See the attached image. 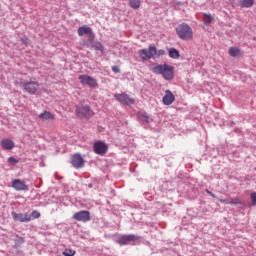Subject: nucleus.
Returning <instances> with one entry per match:
<instances>
[{
	"label": "nucleus",
	"mask_w": 256,
	"mask_h": 256,
	"mask_svg": "<svg viewBox=\"0 0 256 256\" xmlns=\"http://www.w3.org/2000/svg\"><path fill=\"white\" fill-rule=\"evenodd\" d=\"M151 71L155 75H162L166 81H173L175 77V68L169 64H155Z\"/></svg>",
	"instance_id": "f257e3e1"
},
{
	"label": "nucleus",
	"mask_w": 256,
	"mask_h": 256,
	"mask_svg": "<svg viewBox=\"0 0 256 256\" xmlns=\"http://www.w3.org/2000/svg\"><path fill=\"white\" fill-rule=\"evenodd\" d=\"M138 55L142 61H147V59H157L159 57H163V55H165V50H157L155 45H150L148 50H139Z\"/></svg>",
	"instance_id": "f03ea898"
},
{
	"label": "nucleus",
	"mask_w": 256,
	"mask_h": 256,
	"mask_svg": "<svg viewBox=\"0 0 256 256\" xmlns=\"http://www.w3.org/2000/svg\"><path fill=\"white\" fill-rule=\"evenodd\" d=\"M77 33L79 37L87 35V40H83L81 42L82 47H91V44H93V41H95V34L93 33V29L87 25H84L78 28Z\"/></svg>",
	"instance_id": "7ed1b4c3"
},
{
	"label": "nucleus",
	"mask_w": 256,
	"mask_h": 256,
	"mask_svg": "<svg viewBox=\"0 0 256 256\" xmlns=\"http://www.w3.org/2000/svg\"><path fill=\"white\" fill-rule=\"evenodd\" d=\"M176 33L182 41H191L193 39V29L185 23L176 28Z\"/></svg>",
	"instance_id": "20e7f679"
},
{
	"label": "nucleus",
	"mask_w": 256,
	"mask_h": 256,
	"mask_svg": "<svg viewBox=\"0 0 256 256\" xmlns=\"http://www.w3.org/2000/svg\"><path fill=\"white\" fill-rule=\"evenodd\" d=\"M139 241V237L136 236L135 234H124L118 238L116 243L118 245H135V242Z\"/></svg>",
	"instance_id": "39448f33"
},
{
	"label": "nucleus",
	"mask_w": 256,
	"mask_h": 256,
	"mask_svg": "<svg viewBox=\"0 0 256 256\" xmlns=\"http://www.w3.org/2000/svg\"><path fill=\"white\" fill-rule=\"evenodd\" d=\"M78 79L82 85H87L92 89H95V87L97 86V80L89 75H80Z\"/></svg>",
	"instance_id": "423d86ee"
},
{
	"label": "nucleus",
	"mask_w": 256,
	"mask_h": 256,
	"mask_svg": "<svg viewBox=\"0 0 256 256\" xmlns=\"http://www.w3.org/2000/svg\"><path fill=\"white\" fill-rule=\"evenodd\" d=\"M23 88L25 89L26 93H29L30 95H35V93H37V91L39 90V82H35V81L24 82Z\"/></svg>",
	"instance_id": "0eeeda50"
},
{
	"label": "nucleus",
	"mask_w": 256,
	"mask_h": 256,
	"mask_svg": "<svg viewBox=\"0 0 256 256\" xmlns=\"http://www.w3.org/2000/svg\"><path fill=\"white\" fill-rule=\"evenodd\" d=\"M73 219H75V221H81L82 223H87V221H91V213H89V211L87 210H82V211L76 212L73 215Z\"/></svg>",
	"instance_id": "6e6552de"
},
{
	"label": "nucleus",
	"mask_w": 256,
	"mask_h": 256,
	"mask_svg": "<svg viewBox=\"0 0 256 256\" xmlns=\"http://www.w3.org/2000/svg\"><path fill=\"white\" fill-rule=\"evenodd\" d=\"M93 149L96 155H105V153H107V150L109 149V146H107V144L103 141H98L94 143Z\"/></svg>",
	"instance_id": "1a4fd4ad"
},
{
	"label": "nucleus",
	"mask_w": 256,
	"mask_h": 256,
	"mask_svg": "<svg viewBox=\"0 0 256 256\" xmlns=\"http://www.w3.org/2000/svg\"><path fill=\"white\" fill-rule=\"evenodd\" d=\"M115 99L122 103V105H133L135 103V99L131 98L129 95L122 93V94H115Z\"/></svg>",
	"instance_id": "9d476101"
},
{
	"label": "nucleus",
	"mask_w": 256,
	"mask_h": 256,
	"mask_svg": "<svg viewBox=\"0 0 256 256\" xmlns=\"http://www.w3.org/2000/svg\"><path fill=\"white\" fill-rule=\"evenodd\" d=\"M76 113L78 117H93V111L89 106H78Z\"/></svg>",
	"instance_id": "9b49d317"
},
{
	"label": "nucleus",
	"mask_w": 256,
	"mask_h": 256,
	"mask_svg": "<svg viewBox=\"0 0 256 256\" xmlns=\"http://www.w3.org/2000/svg\"><path fill=\"white\" fill-rule=\"evenodd\" d=\"M71 165L75 167V169H81L85 165V160L81 154H74L71 158Z\"/></svg>",
	"instance_id": "f8f14e48"
},
{
	"label": "nucleus",
	"mask_w": 256,
	"mask_h": 256,
	"mask_svg": "<svg viewBox=\"0 0 256 256\" xmlns=\"http://www.w3.org/2000/svg\"><path fill=\"white\" fill-rule=\"evenodd\" d=\"M12 217L14 221H19L20 223H25L31 221V215L28 213H15L12 212Z\"/></svg>",
	"instance_id": "ddd939ff"
},
{
	"label": "nucleus",
	"mask_w": 256,
	"mask_h": 256,
	"mask_svg": "<svg viewBox=\"0 0 256 256\" xmlns=\"http://www.w3.org/2000/svg\"><path fill=\"white\" fill-rule=\"evenodd\" d=\"M12 187L15 191H29L27 184H25L21 179H15L12 181Z\"/></svg>",
	"instance_id": "4468645a"
},
{
	"label": "nucleus",
	"mask_w": 256,
	"mask_h": 256,
	"mask_svg": "<svg viewBox=\"0 0 256 256\" xmlns=\"http://www.w3.org/2000/svg\"><path fill=\"white\" fill-rule=\"evenodd\" d=\"M163 105H173L175 103V95L171 90H166L162 98Z\"/></svg>",
	"instance_id": "2eb2a0df"
},
{
	"label": "nucleus",
	"mask_w": 256,
	"mask_h": 256,
	"mask_svg": "<svg viewBox=\"0 0 256 256\" xmlns=\"http://www.w3.org/2000/svg\"><path fill=\"white\" fill-rule=\"evenodd\" d=\"M1 147L4 151H11L12 149H15V142L9 138H4L1 141Z\"/></svg>",
	"instance_id": "dca6fc26"
},
{
	"label": "nucleus",
	"mask_w": 256,
	"mask_h": 256,
	"mask_svg": "<svg viewBox=\"0 0 256 256\" xmlns=\"http://www.w3.org/2000/svg\"><path fill=\"white\" fill-rule=\"evenodd\" d=\"M220 203H225L226 205H241V199L239 197L235 198H227V199H221L217 198Z\"/></svg>",
	"instance_id": "f3484780"
},
{
	"label": "nucleus",
	"mask_w": 256,
	"mask_h": 256,
	"mask_svg": "<svg viewBox=\"0 0 256 256\" xmlns=\"http://www.w3.org/2000/svg\"><path fill=\"white\" fill-rule=\"evenodd\" d=\"M38 118L41 121H53V120H55V115H53L49 111H44V112H42L41 114L38 115Z\"/></svg>",
	"instance_id": "a211bd4d"
},
{
	"label": "nucleus",
	"mask_w": 256,
	"mask_h": 256,
	"mask_svg": "<svg viewBox=\"0 0 256 256\" xmlns=\"http://www.w3.org/2000/svg\"><path fill=\"white\" fill-rule=\"evenodd\" d=\"M88 49L100 51L102 54L105 53V47H103V44H101V42H95V40H93L92 44H90V47H88Z\"/></svg>",
	"instance_id": "6ab92c4d"
},
{
	"label": "nucleus",
	"mask_w": 256,
	"mask_h": 256,
	"mask_svg": "<svg viewBox=\"0 0 256 256\" xmlns=\"http://www.w3.org/2000/svg\"><path fill=\"white\" fill-rule=\"evenodd\" d=\"M128 5L131 9H139L141 7V0H129Z\"/></svg>",
	"instance_id": "aec40b11"
},
{
	"label": "nucleus",
	"mask_w": 256,
	"mask_h": 256,
	"mask_svg": "<svg viewBox=\"0 0 256 256\" xmlns=\"http://www.w3.org/2000/svg\"><path fill=\"white\" fill-rule=\"evenodd\" d=\"M214 18L211 16V14H204L203 16V22L204 25H207L208 27L213 23Z\"/></svg>",
	"instance_id": "412c9836"
},
{
	"label": "nucleus",
	"mask_w": 256,
	"mask_h": 256,
	"mask_svg": "<svg viewBox=\"0 0 256 256\" xmlns=\"http://www.w3.org/2000/svg\"><path fill=\"white\" fill-rule=\"evenodd\" d=\"M255 4V0H242L240 5L246 9H249L252 5Z\"/></svg>",
	"instance_id": "4be33fe9"
},
{
	"label": "nucleus",
	"mask_w": 256,
	"mask_h": 256,
	"mask_svg": "<svg viewBox=\"0 0 256 256\" xmlns=\"http://www.w3.org/2000/svg\"><path fill=\"white\" fill-rule=\"evenodd\" d=\"M229 55H231V57H237L241 55V50L237 47H231L229 49Z\"/></svg>",
	"instance_id": "5701e85b"
},
{
	"label": "nucleus",
	"mask_w": 256,
	"mask_h": 256,
	"mask_svg": "<svg viewBox=\"0 0 256 256\" xmlns=\"http://www.w3.org/2000/svg\"><path fill=\"white\" fill-rule=\"evenodd\" d=\"M168 53H169V57H171V59H179V52L177 51V49L170 48L168 50Z\"/></svg>",
	"instance_id": "b1692460"
},
{
	"label": "nucleus",
	"mask_w": 256,
	"mask_h": 256,
	"mask_svg": "<svg viewBox=\"0 0 256 256\" xmlns=\"http://www.w3.org/2000/svg\"><path fill=\"white\" fill-rule=\"evenodd\" d=\"M138 117L142 123H149V115L147 113L139 112Z\"/></svg>",
	"instance_id": "393cba45"
},
{
	"label": "nucleus",
	"mask_w": 256,
	"mask_h": 256,
	"mask_svg": "<svg viewBox=\"0 0 256 256\" xmlns=\"http://www.w3.org/2000/svg\"><path fill=\"white\" fill-rule=\"evenodd\" d=\"M31 219H39V217H41V213H39V211L34 210L31 215H30Z\"/></svg>",
	"instance_id": "a878e982"
},
{
	"label": "nucleus",
	"mask_w": 256,
	"mask_h": 256,
	"mask_svg": "<svg viewBox=\"0 0 256 256\" xmlns=\"http://www.w3.org/2000/svg\"><path fill=\"white\" fill-rule=\"evenodd\" d=\"M75 250H71V249H65V251L63 252L64 256H74L75 255Z\"/></svg>",
	"instance_id": "bb28decb"
},
{
	"label": "nucleus",
	"mask_w": 256,
	"mask_h": 256,
	"mask_svg": "<svg viewBox=\"0 0 256 256\" xmlns=\"http://www.w3.org/2000/svg\"><path fill=\"white\" fill-rule=\"evenodd\" d=\"M8 163H10V165H15L16 163H19V160L15 159V157H9Z\"/></svg>",
	"instance_id": "cd10ccee"
},
{
	"label": "nucleus",
	"mask_w": 256,
	"mask_h": 256,
	"mask_svg": "<svg viewBox=\"0 0 256 256\" xmlns=\"http://www.w3.org/2000/svg\"><path fill=\"white\" fill-rule=\"evenodd\" d=\"M112 71L114 73H121V69L117 65L112 66Z\"/></svg>",
	"instance_id": "c85d7f7f"
},
{
	"label": "nucleus",
	"mask_w": 256,
	"mask_h": 256,
	"mask_svg": "<svg viewBox=\"0 0 256 256\" xmlns=\"http://www.w3.org/2000/svg\"><path fill=\"white\" fill-rule=\"evenodd\" d=\"M251 201L253 205H256V192L251 194Z\"/></svg>",
	"instance_id": "c756f323"
},
{
	"label": "nucleus",
	"mask_w": 256,
	"mask_h": 256,
	"mask_svg": "<svg viewBox=\"0 0 256 256\" xmlns=\"http://www.w3.org/2000/svg\"><path fill=\"white\" fill-rule=\"evenodd\" d=\"M206 193H207L208 195H210V197H213L214 199H217V196H216L215 194H213V192L207 190Z\"/></svg>",
	"instance_id": "7c9ffc66"
}]
</instances>
